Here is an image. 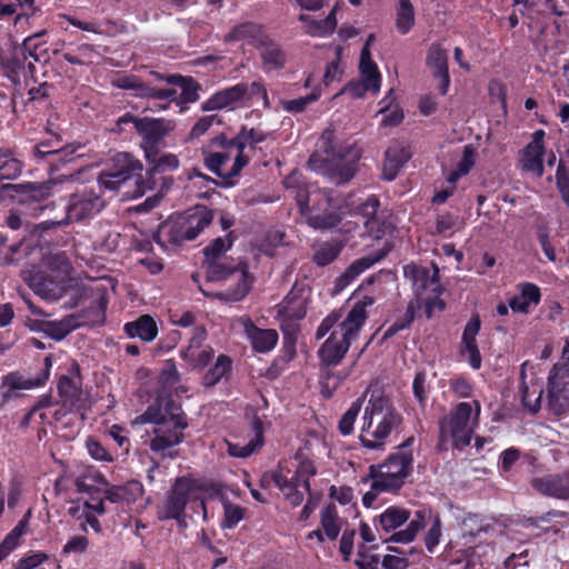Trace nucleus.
Segmentation results:
<instances>
[{
    "label": "nucleus",
    "instance_id": "1",
    "mask_svg": "<svg viewBox=\"0 0 569 569\" xmlns=\"http://www.w3.org/2000/svg\"><path fill=\"white\" fill-rule=\"evenodd\" d=\"M148 169L146 177H142L143 164L128 152L117 153L111 164L98 176L100 189L119 191L129 183H133V190H126L124 194L131 198L142 197L149 190L158 189L161 192L168 191L173 184V178L169 176L178 170L180 161L173 153L153 151L144 156Z\"/></svg>",
    "mask_w": 569,
    "mask_h": 569
},
{
    "label": "nucleus",
    "instance_id": "2",
    "mask_svg": "<svg viewBox=\"0 0 569 569\" xmlns=\"http://www.w3.org/2000/svg\"><path fill=\"white\" fill-rule=\"evenodd\" d=\"M270 137L259 128L241 126L237 134L221 132L212 137L202 149L206 168L223 180L224 187L234 184L233 178L250 162L249 152L261 150L260 143Z\"/></svg>",
    "mask_w": 569,
    "mask_h": 569
},
{
    "label": "nucleus",
    "instance_id": "3",
    "mask_svg": "<svg viewBox=\"0 0 569 569\" xmlns=\"http://www.w3.org/2000/svg\"><path fill=\"white\" fill-rule=\"evenodd\" d=\"M139 423H153V437L149 448L153 452H163L184 441L183 431L188 428V417L182 407L170 393L162 392L136 418Z\"/></svg>",
    "mask_w": 569,
    "mask_h": 569
},
{
    "label": "nucleus",
    "instance_id": "4",
    "mask_svg": "<svg viewBox=\"0 0 569 569\" xmlns=\"http://www.w3.org/2000/svg\"><path fill=\"white\" fill-rule=\"evenodd\" d=\"M231 246V239H229L228 244H226V240L221 237H218L203 249V253L208 262V280L234 281V284H230L226 290L216 293L218 299L226 302L241 301L249 293L251 284L254 280V278L249 273L248 263L240 262L237 266H229L217 261V259H219Z\"/></svg>",
    "mask_w": 569,
    "mask_h": 569
},
{
    "label": "nucleus",
    "instance_id": "5",
    "mask_svg": "<svg viewBox=\"0 0 569 569\" xmlns=\"http://www.w3.org/2000/svg\"><path fill=\"white\" fill-rule=\"evenodd\" d=\"M415 437L410 436L395 448L387 458L377 465H370L366 480L371 481V488L386 490L397 495L413 473Z\"/></svg>",
    "mask_w": 569,
    "mask_h": 569
},
{
    "label": "nucleus",
    "instance_id": "6",
    "mask_svg": "<svg viewBox=\"0 0 569 569\" xmlns=\"http://www.w3.org/2000/svg\"><path fill=\"white\" fill-rule=\"evenodd\" d=\"M319 149L326 159L312 153L308 160L311 169H323L336 184L347 183L355 177L356 164L360 159V152L355 146L336 143L335 131L327 129L319 139Z\"/></svg>",
    "mask_w": 569,
    "mask_h": 569
},
{
    "label": "nucleus",
    "instance_id": "7",
    "mask_svg": "<svg viewBox=\"0 0 569 569\" xmlns=\"http://www.w3.org/2000/svg\"><path fill=\"white\" fill-rule=\"evenodd\" d=\"M213 220V210L206 206H196L182 213L171 214L159 224L153 241L163 250L180 247L194 240Z\"/></svg>",
    "mask_w": 569,
    "mask_h": 569
},
{
    "label": "nucleus",
    "instance_id": "8",
    "mask_svg": "<svg viewBox=\"0 0 569 569\" xmlns=\"http://www.w3.org/2000/svg\"><path fill=\"white\" fill-rule=\"evenodd\" d=\"M223 486L212 480H201L192 476L177 477L167 492L166 499L158 509L159 520H176L180 527L186 523V508L190 501L198 500L197 493L219 496Z\"/></svg>",
    "mask_w": 569,
    "mask_h": 569
},
{
    "label": "nucleus",
    "instance_id": "9",
    "mask_svg": "<svg viewBox=\"0 0 569 569\" xmlns=\"http://www.w3.org/2000/svg\"><path fill=\"white\" fill-rule=\"evenodd\" d=\"M473 405V420H471L472 406L469 402H459L449 415L439 420L438 446L440 448L449 440H451L452 447L458 450H463L471 443L475 428L478 426V417L481 411V406L478 400H475Z\"/></svg>",
    "mask_w": 569,
    "mask_h": 569
},
{
    "label": "nucleus",
    "instance_id": "10",
    "mask_svg": "<svg viewBox=\"0 0 569 569\" xmlns=\"http://www.w3.org/2000/svg\"><path fill=\"white\" fill-rule=\"evenodd\" d=\"M106 202L101 194L92 188H82L68 197L66 216L61 220H46L37 226L40 232L60 228L74 222H83L99 214Z\"/></svg>",
    "mask_w": 569,
    "mask_h": 569
},
{
    "label": "nucleus",
    "instance_id": "11",
    "mask_svg": "<svg viewBox=\"0 0 569 569\" xmlns=\"http://www.w3.org/2000/svg\"><path fill=\"white\" fill-rule=\"evenodd\" d=\"M317 475V468L312 460L303 459L297 466V469L291 472L290 469L279 463L278 468L272 471L271 480L274 486L283 493L287 501L292 507H298L303 502V492L299 487L311 495L310 478Z\"/></svg>",
    "mask_w": 569,
    "mask_h": 569
},
{
    "label": "nucleus",
    "instance_id": "12",
    "mask_svg": "<svg viewBox=\"0 0 569 569\" xmlns=\"http://www.w3.org/2000/svg\"><path fill=\"white\" fill-rule=\"evenodd\" d=\"M1 191L8 193L14 208L24 217H38L46 209V201L51 196L48 183H6Z\"/></svg>",
    "mask_w": 569,
    "mask_h": 569
},
{
    "label": "nucleus",
    "instance_id": "13",
    "mask_svg": "<svg viewBox=\"0 0 569 569\" xmlns=\"http://www.w3.org/2000/svg\"><path fill=\"white\" fill-rule=\"evenodd\" d=\"M427 521H430V527L425 533L423 541L426 549L430 553H433L441 540L442 523L440 516L438 513H433L431 509L417 510L415 512V517L409 521L406 529L398 530V532L391 535L389 538H386L382 541L400 543L412 542L416 539L418 532L426 527Z\"/></svg>",
    "mask_w": 569,
    "mask_h": 569
},
{
    "label": "nucleus",
    "instance_id": "14",
    "mask_svg": "<svg viewBox=\"0 0 569 569\" xmlns=\"http://www.w3.org/2000/svg\"><path fill=\"white\" fill-rule=\"evenodd\" d=\"M547 399L549 410L556 416L569 409V339H566L560 360L549 372Z\"/></svg>",
    "mask_w": 569,
    "mask_h": 569
},
{
    "label": "nucleus",
    "instance_id": "15",
    "mask_svg": "<svg viewBox=\"0 0 569 569\" xmlns=\"http://www.w3.org/2000/svg\"><path fill=\"white\" fill-rule=\"evenodd\" d=\"M39 36L28 37L21 46L13 48L10 56L3 61V66L8 72L13 76L23 74L34 77V62L46 60L47 51L42 49L38 42Z\"/></svg>",
    "mask_w": 569,
    "mask_h": 569
},
{
    "label": "nucleus",
    "instance_id": "16",
    "mask_svg": "<svg viewBox=\"0 0 569 569\" xmlns=\"http://www.w3.org/2000/svg\"><path fill=\"white\" fill-rule=\"evenodd\" d=\"M340 337L338 331H332L329 338L318 349V358L322 369L337 367L345 356L347 355L352 340H355L359 332H348V327H343L341 321L339 325Z\"/></svg>",
    "mask_w": 569,
    "mask_h": 569
},
{
    "label": "nucleus",
    "instance_id": "17",
    "mask_svg": "<svg viewBox=\"0 0 569 569\" xmlns=\"http://www.w3.org/2000/svg\"><path fill=\"white\" fill-rule=\"evenodd\" d=\"M244 419L253 433L252 438L244 445L240 442H227L228 453L236 458H247L257 452L264 443V426L262 417L259 415V408L247 406L244 409Z\"/></svg>",
    "mask_w": 569,
    "mask_h": 569
},
{
    "label": "nucleus",
    "instance_id": "18",
    "mask_svg": "<svg viewBox=\"0 0 569 569\" xmlns=\"http://www.w3.org/2000/svg\"><path fill=\"white\" fill-rule=\"evenodd\" d=\"M137 134L141 138L140 146L144 156L161 150L166 143V136L173 129L171 122L166 119L142 118L138 123Z\"/></svg>",
    "mask_w": 569,
    "mask_h": 569
},
{
    "label": "nucleus",
    "instance_id": "19",
    "mask_svg": "<svg viewBox=\"0 0 569 569\" xmlns=\"http://www.w3.org/2000/svg\"><path fill=\"white\" fill-rule=\"evenodd\" d=\"M81 375L78 362H72L66 375L58 380V393L62 401L63 415L79 410L82 402Z\"/></svg>",
    "mask_w": 569,
    "mask_h": 569
},
{
    "label": "nucleus",
    "instance_id": "20",
    "mask_svg": "<svg viewBox=\"0 0 569 569\" xmlns=\"http://www.w3.org/2000/svg\"><path fill=\"white\" fill-rule=\"evenodd\" d=\"M89 305L81 309L77 319L78 326L96 327L104 323L107 308L109 305L108 289L103 284L96 286L88 290Z\"/></svg>",
    "mask_w": 569,
    "mask_h": 569
},
{
    "label": "nucleus",
    "instance_id": "21",
    "mask_svg": "<svg viewBox=\"0 0 569 569\" xmlns=\"http://www.w3.org/2000/svg\"><path fill=\"white\" fill-rule=\"evenodd\" d=\"M403 276L412 284L415 295L421 299L423 292L430 288L432 292L442 293L443 288L439 280V268L433 264V273L427 267L409 263L403 267Z\"/></svg>",
    "mask_w": 569,
    "mask_h": 569
},
{
    "label": "nucleus",
    "instance_id": "22",
    "mask_svg": "<svg viewBox=\"0 0 569 569\" xmlns=\"http://www.w3.org/2000/svg\"><path fill=\"white\" fill-rule=\"evenodd\" d=\"M52 367V355H47L43 360V369L40 376L34 379H23L17 373H9L2 380L0 386V393L4 401H8L11 398L17 396L18 390L31 389L36 387L43 386L50 376V370Z\"/></svg>",
    "mask_w": 569,
    "mask_h": 569
},
{
    "label": "nucleus",
    "instance_id": "23",
    "mask_svg": "<svg viewBox=\"0 0 569 569\" xmlns=\"http://www.w3.org/2000/svg\"><path fill=\"white\" fill-rule=\"evenodd\" d=\"M530 485L541 496L558 500L569 499V471L533 477Z\"/></svg>",
    "mask_w": 569,
    "mask_h": 569
},
{
    "label": "nucleus",
    "instance_id": "24",
    "mask_svg": "<svg viewBox=\"0 0 569 569\" xmlns=\"http://www.w3.org/2000/svg\"><path fill=\"white\" fill-rule=\"evenodd\" d=\"M481 329V319L478 313H473L465 326L459 352L468 357L469 366L473 370L481 368L482 358L477 343V336Z\"/></svg>",
    "mask_w": 569,
    "mask_h": 569
},
{
    "label": "nucleus",
    "instance_id": "25",
    "mask_svg": "<svg viewBox=\"0 0 569 569\" xmlns=\"http://www.w3.org/2000/svg\"><path fill=\"white\" fill-rule=\"evenodd\" d=\"M402 416L396 408H389L382 416V419L372 431L373 439H369L365 435H360V442L362 447L376 450L383 447L385 440L391 435L392 430L397 429L402 423Z\"/></svg>",
    "mask_w": 569,
    "mask_h": 569
},
{
    "label": "nucleus",
    "instance_id": "26",
    "mask_svg": "<svg viewBox=\"0 0 569 569\" xmlns=\"http://www.w3.org/2000/svg\"><path fill=\"white\" fill-rule=\"evenodd\" d=\"M393 244L389 240H386L380 249L373 251L365 257L352 261L345 272L338 278V283L342 286L349 284L357 277L363 273L366 270L371 268L375 263L383 260L389 252L392 250Z\"/></svg>",
    "mask_w": 569,
    "mask_h": 569
},
{
    "label": "nucleus",
    "instance_id": "27",
    "mask_svg": "<svg viewBox=\"0 0 569 569\" xmlns=\"http://www.w3.org/2000/svg\"><path fill=\"white\" fill-rule=\"evenodd\" d=\"M248 91V83L239 82L234 86L217 91L201 104L202 111H214L231 107L244 101Z\"/></svg>",
    "mask_w": 569,
    "mask_h": 569
},
{
    "label": "nucleus",
    "instance_id": "28",
    "mask_svg": "<svg viewBox=\"0 0 569 569\" xmlns=\"http://www.w3.org/2000/svg\"><path fill=\"white\" fill-rule=\"evenodd\" d=\"M411 152L409 148L399 142L391 143L385 151V161L382 166V178L392 181L397 178L401 168L410 160Z\"/></svg>",
    "mask_w": 569,
    "mask_h": 569
},
{
    "label": "nucleus",
    "instance_id": "29",
    "mask_svg": "<svg viewBox=\"0 0 569 569\" xmlns=\"http://www.w3.org/2000/svg\"><path fill=\"white\" fill-rule=\"evenodd\" d=\"M152 74L156 79L164 80L169 84H176L181 89L180 94H177V99L174 100L178 106L198 101L201 86L192 77L181 74L162 76L158 72H152Z\"/></svg>",
    "mask_w": 569,
    "mask_h": 569
},
{
    "label": "nucleus",
    "instance_id": "30",
    "mask_svg": "<svg viewBox=\"0 0 569 569\" xmlns=\"http://www.w3.org/2000/svg\"><path fill=\"white\" fill-rule=\"evenodd\" d=\"M244 333L250 340L252 349L259 353L271 351L279 340V335L274 329L259 328L249 318L244 322Z\"/></svg>",
    "mask_w": 569,
    "mask_h": 569
},
{
    "label": "nucleus",
    "instance_id": "31",
    "mask_svg": "<svg viewBox=\"0 0 569 569\" xmlns=\"http://www.w3.org/2000/svg\"><path fill=\"white\" fill-rule=\"evenodd\" d=\"M410 510L398 506H390L375 518L373 523L378 532H392L393 535L398 528L410 519Z\"/></svg>",
    "mask_w": 569,
    "mask_h": 569
},
{
    "label": "nucleus",
    "instance_id": "32",
    "mask_svg": "<svg viewBox=\"0 0 569 569\" xmlns=\"http://www.w3.org/2000/svg\"><path fill=\"white\" fill-rule=\"evenodd\" d=\"M123 331L131 339L139 338L143 342H151L158 336V326L152 316L141 315L136 320L126 322Z\"/></svg>",
    "mask_w": 569,
    "mask_h": 569
},
{
    "label": "nucleus",
    "instance_id": "33",
    "mask_svg": "<svg viewBox=\"0 0 569 569\" xmlns=\"http://www.w3.org/2000/svg\"><path fill=\"white\" fill-rule=\"evenodd\" d=\"M373 39V34H370L361 49L359 71L361 79L373 88V92H378L381 86V74L379 72L377 63L371 58L369 42Z\"/></svg>",
    "mask_w": 569,
    "mask_h": 569
},
{
    "label": "nucleus",
    "instance_id": "34",
    "mask_svg": "<svg viewBox=\"0 0 569 569\" xmlns=\"http://www.w3.org/2000/svg\"><path fill=\"white\" fill-rule=\"evenodd\" d=\"M345 248L341 239L335 238L313 244L312 262L318 267H326L338 259Z\"/></svg>",
    "mask_w": 569,
    "mask_h": 569
},
{
    "label": "nucleus",
    "instance_id": "35",
    "mask_svg": "<svg viewBox=\"0 0 569 569\" xmlns=\"http://www.w3.org/2000/svg\"><path fill=\"white\" fill-rule=\"evenodd\" d=\"M303 293V289H297L295 286L280 303L278 315L303 319L307 315V298Z\"/></svg>",
    "mask_w": 569,
    "mask_h": 569
},
{
    "label": "nucleus",
    "instance_id": "36",
    "mask_svg": "<svg viewBox=\"0 0 569 569\" xmlns=\"http://www.w3.org/2000/svg\"><path fill=\"white\" fill-rule=\"evenodd\" d=\"M380 201L377 196H369L359 207L360 214L367 218L366 227L370 234L380 240L385 234L383 223L380 226L376 220V214L379 210Z\"/></svg>",
    "mask_w": 569,
    "mask_h": 569
},
{
    "label": "nucleus",
    "instance_id": "37",
    "mask_svg": "<svg viewBox=\"0 0 569 569\" xmlns=\"http://www.w3.org/2000/svg\"><path fill=\"white\" fill-rule=\"evenodd\" d=\"M233 361L231 357L220 353L214 363L208 369L202 378V385L211 388L218 385L223 378L231 375Z\"/></svg>",
    "mask_w": 569,
    "mask_h": 569
},
{
    "label": "nucleus",
    "instance_id": "38",
    "mask_svg": "<svg viewBox=\"0 0 569 569\" xmlns=\"http://www.w3.org/2000/svg\"><path fill=\"white\" fill-rule=\"evenodd\" d=\"M543 156L545 146H539L538 142H529L522 151V169L541 177L545 170Z\"/></svg>",
    "mask_w": 569,
    "mask_h": 569
},
{
    "label": "nucleus",
    "instance_id": "39",
    "mask_svg": "<svg viewBox=\"0 0 569 569\" xmlns=\"http://www.w3.org/2000/svg\"><path fill=\"white\" fill-rule=\"evenodd\" d=\"M373 305V298L365 296L361 300L356 302L345 318L343 327H348V332L360 331L367 320V308Z\"/></svg>",
    "mask_w": 569,
    "mask_h": 569
},
{
    "label": "nucleus",
    "instance_id": "40",
    "mask_svg": "<svg viewBox=\"0 0 569 569\" xmlns=\"http://www.w3.org/2000/svg\"><path fill=\"white\" fill-rule=\"evenodd\" d=\"M320 525L326 537L330 541H335L340 531L341 523L337 506L333 502L326 505L320 511Z\"/></svg>",
    "mask_w": 569,
    "mask_h": 569
},
{
    "label": "nucleus",
    "instance_id": "41",
    "mask_svg": "<svg viewBox=\"0 0 569 569\" xmlns=\"http://www.w3.org/2000/svg\"><path fill=\"white\" fill-rule=\"evenodd\" d=\"M261 34V26L247 21L242 22L240 24L234 26L224 37L223 41L234 42V41H241L247 40L249 42H252L259 38Z\"/></svg>",
    "mask_w": 569,
    "mask_h": 569
},
{
    "label": "nucleus",
    "instance_id": "42",
    "mask_svg": "<svg viewBox=\"0 0 569 569\" xmlns=\"http://www.w3.org/2000/svg\"><path fill=\"white\" fill-rule=\"evenodd\" d=\"M307 223L315 230H330L337 228L341 222V217L335 211H325L313 213L312 210L306 216Z\"/></svg>",
    "mask_w": 569,
    "mask_h": 569
},
{
    "label": "nucleus",
    "instance_id": "43",
    "mask_svg": "<svg viewBox=\"0 0 569 569\" xmlns=\"http://www.w3.org/2000/svg\"><path fill=\"white\" fill-rule=\"evenodd\" d=\"M520 392L523 407L532 413L538 412L541 407V398L543 393L542 387L539 383L532 382L531 385H527L523 381Z\"/></svg>",
    "mask_w": 569,
    "mask_h": 569
},
{
    "label": "nucleus",
    "instance_id": "44",
    "mask_svg": "<svg viewBox=\"0 0 569 569\" xmlns=\"http://www.w3.org/2000/svg\"><path fill=\"white\" fill-rule=\"evenodd\" d=\"M415 26V9L411 0H399L396 27L400 34H407Z\"/></svg>",
    "mask_w": 569,
    "mask_h": 569
},
{
    "label": "nucleus",
    "instance_id": "45",
    "mask_svg": "<svg viewBox=\"0 0 569 569\" xmlns=\"http://www.w3.org/2000/svg\"><path fill=\"white\" fill-rule=\"evenodd\" d=\"M179 382V372L173 360H168L159 375L160 389L157 390L154 398L160 393L167 392L172 395V388Z\"/></svg>",
    "mask_w": 569,
    "mask_h": 569
},
{
    "label": "nucleus",
    "instance_id": "46",
    "mask_svg": "<svg viewBox=\"0 0 569 569\" xmlns=\"http://www.w3.org/2000/svg\"><path fill=\"white\" fill-rule=\"evenodd\" d=\"M280 320V329L283 335V343L286 348H290L292 352H295V346L298 339L299 333V323L301 319H296L293 317L278 315Z\"/></svg>",
    "mask_w": 569,
    "mask_h": 569
},
{
    "label": "nucleus",
    "instance_id": "47",
    "mask_svg": "<svg viewBox=\"0 0 569 569\" xmlns=\"http://www.w3.org/2000/svg\"><path fill=\"white\" fill-rule=\"evenodd\" d=\"M337 28L336 9H332L329 14L321 20H311L308 33L313 37H328L335 32Z\"/></svg>",
    "mask_w": 569,
    "mask_h": 569
},
{
    "label": "nucleus",
    "instance_id": "48",
    "mask_svg": "<svg viewBox=\"0 0 569 569\" xmlns=\"http://www.w3.org/2000/svg\"><path fill=\"white\" fill-rule=\"evenodd\" d=\"M363 400L365 397H360L357 400H355L341 417L338 423V429L342 436H349L353 431V425L358 415L361 411Z\"/></svg>",
    "mask_w": 569,
    "mask_h": 569
},
{
    "label": "nucleus",
    "instance_id": "49",
    "mask_svg": "<svg viewBox=\"0 0 569 569\" xmlns=\"http://www.w3.org/2000/svg\"><path fill=\"white\" fill-rule=\"evenodd\" d=\"M261 58L264 64L273 69H281L286 63L284 52L281 50L280 46L274 42L263 44Z\"/></svg>",
    "mask_w": 569,
    "mask_h": 569
},
{
    "label": "nucleus",
    "instance_id": "50",
    "mask_svg": "<svg viewBox=\"0 0 569 569\" xmlns=\"http://www.w3.org/2000/svg\"><path fill=\"white\" fill-rule=\"evenodd\" d=\"M427 66L433 69V72L448 71V53L447 50L439 44H432L427 53Z\"/></svg>",
    "mask_w": 569,
    "mask_h": 569
},
{
    "label": "nucleus",
    "instance_id": "51",
    "mask_svg": "<svg viewBox=\"0 0 569 569\" xmlns=\"http://www.w3.org/2000/svg\"><path fill=\"white\" fill-rule=\"evenodd\" d=\"M54 87L49 82H43L38 87H32L28 90V100L26 104H34L47 107L50 104V97Z\"/></svg>",
    "mask_w": 569,
    "mask_h": 569
},
{
    "label": "nucleus",
    "instance_id": "52",
    "mask_svg": "<svg viewBox=\"0 0 569 569\" xmlns=\"http://www.w3.org/2000/svg\"><path fill=\"white\" fill-rule=\"evenodd\" d=\"M415 307L412 305H409L406 309V312L400 319H397L391 326L388 327V329L383 332L382 341H387L393 336H396L398 332L409 329L415 320Z\"/></svg>",
    "mask_w": 569,
    "mask_h": 569
},
{
    "label": "nucleus",
    "instance_id": "53",
    "mask_svg": "<svg viewBox=\"0 0 569 569\" xmlns=\"http://www.w3.org/2000/svg\"><path fill=\"white\" fill-rule=\"evenodd\" d=\"M246 509L230 501L223 502V522L222 527L233 529L243 519Z\"/></svg>",
    "mask_w": 569,
    "mask_h": 569
},
{
    "label": "nucleus",
    "instance_id": "54",
    "mask_svg": "<svg viewBox=\"0 0 569 569\" xmlns=\"http://www.w3.org/2000/svg\"><path fill=\"white\" fill-rule=\"evenodd\" d=\"M66 284L62 280H57V283H54L52 280L42 278L37 284V292L47 299L58 300Z\"/></svg>",
    "mask_w": 569,
    "mask_h": 569
},
{
    "label": "nucleus",
    "instance_id": "55",
    "mask_svg": "<svg viewBox=\"0 0 569 569\" xmlns=\"http://www.w3.org/2000/svg\"><path fill=\"white\" fill-rule=\"evenodd\" d=\"M320 96H321L320 90L316 88L306 97H300L297 99L283 101L282 108L287 112L299 113V112H302L307 108L308 104L317 101L320 98Z\"/></svg>",
    "mask_w": 569,
    "mask_h": 569
},
{
    "label": "nucleus",
    "instance_id": "56",
    "mask_svg": "<svg viewBox=\"0 0 569 569\" xmlns=\"http://www.w3.org/2000/svg\"><path fill=\"white\" fill-rule=\"evenodd\" d=\"M370 547L360 545L358 547L357 559L355 565L358 569H379V556L370 553Z\"/></svg>",
    "mask_w": 569,
    "mask_h": 569
},
{
    "label": "nucleus",
    "instance_id": "57",
    "mask_svg": "<svg viewBox=\"0 0 569 569\" xmlns=\"http://www.w3.org/2000/svg\"><path fill=\"white\" fill-rule=\"evenodd\" d=\"M122 501L124 505L130 506L140 499L144 492L143 485L138 480H131L120 486Z\"/></svg>",
    "mask_w": 569,
    "mask_h": 569
},
{
    "label": "nucleus",
    "instance_id": "58",
    "mask_svg": "<svg viewBox=\"0 0 569 569\" xmlns=\"http://www.w3.org/2000/svg\"><path fill=\"white\" fill-rule=\"evenodd\" d=\"M213 357V349L206 347L204 349H197L192 355H182L181 358L188 361L193 368L202 369L209 365Z\"/></svg>",
    "mask_w": 569,
    "mask_h": 569
},
{
    "label": "nucleus",
    "instance_id": "59",
    "mask_svg": "<svg viewBox=\"0 0 569 569\" xmlns=\"http://www.w3.org/2000/svg\"><path fill=\"white\" fill-rule=\"evenodd\" d=\"M142 118L136 117L132 113L127 112L117 120L116 128L113 129V131L118 133H123L124 138H128L132 133L138 132L137 123Z\"/></svg>",
    "mask_w": 569,
    "mask_h": 569
},
{
    "label": "nucleus",
    "instance_id": "60",
    "mask_svg": "<svg viewBox=\"0 0 569 569\" xmlns=\"http://www.w3.org/2000/svg\"><path fill=\"white\" fill-rule=\"evenodd\" d=\"M30 159L37 164L47 163L53 170L57 166L56 150H43L37 143L31 147Z\"/></svg>",
    "mask_w": 569,
    "mask_h": 569
},
{
    "label": "nucleus",
    "instance_id": "61",
    "mask_svg": "<svg viewBox=\"0 0 569 569\" xmlns=\"http://www.w3.org/2000/svg\"><path fill=\"white\" fill-rule=\"evenodd\" d=\"M380 113L382 114L380 126L385 128L397 127L405 118L403 111L399 106H396L395 108H382Z\"/></svg>",
    "mask_w": 569,
    "mask_h": 569
},
{
    "label": "nucleus",
    "instance_id": "62",
    "mask_svg": "<svg viewBox=\"0 0 569 569\" xmlns=\"http://www.w3.org/2000/svg\"><path fill=\"white\" fill-rule=\"evenodd\" d=\"M395 408L383 395H371L365 411L367 415H385L387 409Z\"/></svg>",
    "mask_w": 569,
    "mask_h": 569
},
{
    "label": "nucleus",
    "instance_id": "63",
    "mask_svg": "<svg viewBox=\"0 0 569 569\" xmlns=\"http://www.w3.org/2000/svg\"><path fill=\"white\" fill-rule=\"evenodd\" d=\"M87 449L91 458L98 461L112 462L113 456L96 439L89 438L87 440Z\"/></svg>",
    "mask_w": 569,
    "mask_h": 569
},
{
    "label": "nucleus",
    "instance_id": "64",
    "mask_svg": "<svg viewBox=\"0 0 569 569\" xmlns=\"http://www.w3.org/2000/svg\"><path fill=\"white\" fill-rule=\"evenodd\" d=\"M48 559V555L41 551L32 552L21 558L13 569H34Z\"/></svg>",
    "mask_w": 569,
    "mask_h": 569
}]
</instances>
